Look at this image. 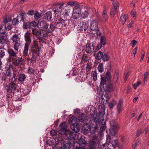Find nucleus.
<instances>
[{"mask_svg": "<svg viewBox=\"0 0 149 149\" xmlns=\"http://www.w3.org/2000/svg\"><path fill=\"white\" fill-rule=\"evenodd\" d=\"M67 4L68 5H70L71 6H74L75 7L77 5H79L77 4L76 2L69 1L68 2Z\"/></svg>", "mask_w": 149, "mask_h": 149, "instance_id": "obj_51", "label": "nucleus"}, {"mask_svg": "<svg viewBox=\"0 0 149 149\" xmlns=\"http://www.w3.org/2000/svg\"><path fill=\"white\" fill-rule=\"evenodd\" d=\"M11 60V62H12V64L15 66H19L20 64H22V63L20 62V60L17 59L16 58H14Z\"/></svg>", "mask_w": 149, "mask_h": 149, "instance_id": "obj_31", "label": "nucleus"}, {"mask_svg": "<svg viewBox=\"0 0 149 149\" xmlns=\"http://www.w3.org/2000/svg\"><path fill=\"white\" fill-rule=\"evenodd\" d=\"M98 24L97 22L93 20L91 22L90 28L94 27V28H98V27H99L98 26Z\"/></svg>", "mask_w": 149, "mask_h": 149, "instance_id": "obj_35", "label": "nucleus"}, {"mask_svg": "<svg viewBox=\"0 0 149 149\" xmlns=\"http://www.w3.org/2000/svg\"><path fill=\"white\" fill-rule=\"evenodd\" d=\"M94 49V46L91 43H88L86 46V52L88 53H90Z\"/></svg>", "mask_w": 149, "mask_h": 149, "instance_id": "obj_25", "label": "nucleus"}, {"mask_svg": "<svg viewBox=\"0 0 149 149\" xmlns=\"http://www.w3.org/2000/svg\"><path fill=\"white\" fill-rule=\"evenodd\" d=\"M28 69V72L30 74H33L35 72L34 70L31 68L29 67Z\"/></svg>", "mask_w": 149, "mask_h": 149, "instance_id": "obj_54", "label": "nucleus"}, {"mask_svg": "<svg viewBox=\"0 0 149 149\" xmlns=\"http://www.w3.org/2000/svg\"><path fill=\"white\" fill-rule=\"evenodd\" d=\"M149 74V72H146L144 74V77L143 80V81H144V83H145V81H146V78L148 77Z\"/></svg>", "mask_w": 149, "mask_h": 149, "instance_id": "obj_57", "label": "nucleus"}, {"mask_svg": "<svg viewBox=\"0 0 149 149\" xmlns=\"http://www.w3.org/2000/svg\"><path fill=\"white\" fill-rule=\"evenodd\" d=\"M48 26L45 21H41L38 23V28H48Z\"/></svg>", "mask_w": 149, "mask_h": 149, "instance_id": "obj_28", "label": "nucleus"}, {"mask_svg": "<svg viewBox=\"0 0 149 149\" xmlns=\"http://www.w3.org/2000/svg\"><path fill=\"white\" fill-rule=\"evenodd\" d=\"M24 39L26 42L25 44L22 52L23 56H28V52L29 51V46L31 41V34L28 32H26L24 34Z\"/></svg>", "mask_w": 149, "mask_h": 149, "instance_id": "obj_6", "label": "nucleus"}, {"mask_svg": "<svg viewBox=\"0 0 149 149\" xmlns=\"http://www.w3.org/2000/svg\"><path fill=\"white\" fill-rule=\"evenodd\" d=\"M81 9L79 5H77L73 8L72 17L74 19H77L80 16Z\"/></svg>", "mask_w": 149, "mask_h": 149, "instance_id": "obj_10", "label": "nucleus"}, {"mask_svg": "<svg viewBox=\"0 0 149 149\" xmlns=\"http://www.w3.org/2000/svg\"><path fill=\"white\" fill-rule=\"evenodd\" d=\"M61 138H59L54 137L50 140H48L47 141V143L49 146L51 145H56L60 143Z\"/></svg>", "mask_w": 149, "mask_h": 149, "instance_id": "obj_14", "label": "nucleus"}, {"mask_svg": "<svg viewBox=\"0 0 149 149\" xmlns=\"http://www.w3.org/2000/svg\"><path fill=\"white\" fill-rule=\"evenodd\" d=\"M88 15L89 13L88 11L85 10L82 13H81L80 16L81 17V18L80 19H81V18L85 19L88 16Z\"/></svg>", "mask_w": 149, "mask_h": 149, "instance_id": "obj_36", "label": "nucleus"}, {"mask_svg": "<svg viewBox=\"0 0 149 149\" xmlns=\"http://www.w3.org/2000/svg\"><path fill=\"white\" fill-rule=\"evenodd\" d=\"M116 103V101L114 100H113L111 102L109 103V107L110 109L113 108Z\"/></svg>", "mask_w": 149, "mask_h": 149, "instance_id": "obj_49", "label": "nucleus"}, {"mask_svg": "<svg viewBox=\"0 0 149 149\" xmlns=\"http://www.w3.org/2000/svg\"><path fill=\"white\" fill-rule=\"evenodd\" d=\"M137 42L136 41L133 40L131 42L130 44L132 45V47H134Z\"/></svg>", "mask_w": 149, "mask_h": 149, "instance_id": "obj_59", "label": "nucleus"}, {"mask_svg": "<svg viewBox=\"0 0 149 149\" xmlns=\"http://www.w3.org/2000/svg\"><path fill=\"white\" fill-rule=\"evenodd\" d=\"M107 12V9L105 7H104L102 15V21L104 23L107 21L108 18Z\"/></svg>", "mask_w": 149, "mask_h": 149, "instance_id": "obj_20", "label": "nucleus"}, {"mask_svg": "<svg viewBox=\"0 0 149 149\" xmlns=\"http://www.w3.org/2000/svg\"><path fill=\"white\" fill-rule=\"evenodd\" d=\"M64 5V3H62L58 4L55 7L53 8L55 14L54 17L56 20L60 21H63V19L61 17L60 14L61 11L62 12V9Z\"/></svg>", "mask_w": 149, "mask_h": 149, "instance_id": "obj_7", "label": "nucleus"}, {"mask_svg": "<svg viewBox=\"0 0 149 149\" xmlns=\"http://www.w3.org/2000/svg\"><path fill=\"white\" fill-rule=\"evenodd\" d=\"M71 8L68 6H65L63 8L62 10L63 15L64 18L66 20L67 17H69L71 11Z\"/></svg>", "mask_w": 149, "mask_h": 149, "instance_id": "obj_13", "label": "nucleus"}, {"mask_svg": "<svg viewBox=\"0 0 149 149\" xmlns=\"http://www.w3.org/2000/svg\"><path fill=\"white\" fill-rule=\"evenodd\" d=\"M41 15L38 12L36 11L34 14V18L36 20H38V19L40 18Z\"/></svg>", "mask_w": 149, "mask_h": 149, "instance_id": "obj_46", "label": "nucleus"}, {"mask_svg": "<svg viewBox=\"0 0 149 149\" xmlns=\"http://www.w3.org/2000/svg\"><path fill=\"white\" fill-rule=\"evenodd\" d=\"M116 10L112 8L110 12V14L112 17H114L116 12Z\"/></svg>", "mask_w": 149, "mask_h": 149, "instance_id": "obj_53", "label": "nucleus"}, {"mask_svg": "<svg viewBox=\"0 0 149 149\" xmlns=\"http://www.w3.org/2000/svg\"><path fill=\"white\" fill-rule=\"evenodd\" d=\"M58 22H55V24L56 25L55 26H53V25H52L51 24L49 28H55V27H65V24L64 21L63 20V21H60L57 20Z\"/></svg>", "mask_w": 149, "mask_h": 149, "instance_id": "obj_18", "label": "nucleus"}, {"mask_svg": "<svg viewBox=\"0 0 149 149\" xmlns=\"http://www.w3.org/2000/svg\"><path fill=\"white\" fill-rule=\"evenodd\" d=\"M100 113L94 114L93 116V120L95 122L96 125L94 127H91L90 128V132L92 134H95L98 130V126L100 125Z\"/></svg>", "mask_w": 149, "mask_h": 149, "instance_id": "obj_5", "label": "nucleus"}, {"mask_svg": "<svg viewBox=\"0 0 149 149\" xmlns=\"http://www.w3.org/2000/svg\"><path fill=\"white\" fill-rule=\"evenodd\" d=\"M100 44L102 46H104L106 44V38L104 36H102L100 37Z\"/></svg>", "mask_w": 149, "mask_h": 149, "instance_id": "obj_34", "label": "nucleus"}, {"mask_svg": "<svg viewBox=\"0 0 149 149\" xmlns=\"http://www.w3.org/2000/svg\"><path fill=\"white\" fill-rule=\"evenodd\" d=\"M142 133V132L141 130H138L137 131L136 135V136H139Z\"/></svg>", "mask_w": 149, "mask_h": 149, "instance_id": "obj_62", "label": "nucleus"}, {"mask_svg": "<svg viewBox=\"0 0 149 149\" xmlns=\"http://www.w3.org/2000/svg\"><path fill=\"white\" fill-rule=\"evenodd\" d=\"M141 82H138L136 84H134V89H136L137 86L140 84Z\"/></svg>", "mask_w": 149, "mask_h": 149, "instance_id": "obj_64", "label": "nucleus"}, {"mask_svg": "<svg viewBox=\"0 0 149 149\" xmlns=\"http://www.w3.org/2000/svg\"><path fill=\"white\" fill-rule=\"evenodd\" d=\"M12 67V65L10 63L9 65H7L6 67V72L5 74V76L6 77H10L11 76V71L10 70V68Z\"/></svg>", "mask_w": 149, "mask_h": 149, "instance_id": "obj_23", "label": "nucleus"}, {"mask_svg": "<svg viewBox=\"0 0 149 149\" xmlns=\"http://www.w3.org/2000/svg\"><path fill=\"white\" fill-rule=\"evenodd\" d=\"M12 19L10 18H5L3 20V22L0 25V28H12V25H9L6 27V24L9 22H10Z\"/></svg>", "mask_w": 149, "mask_h": 149, "instance_id": "obj_16", "label": "nucleus"}, {"mask_svg": "<svg viewBox=\"0 0 149 149\" xmlns=\"http://www.w3.org/2000/svg\"><path fill=\"white\" fill-rule=\"evenodd\" d=\"M19 19V18H17V17L14 19L12 21L13 24V25H16L18 24L19 22L18 21Z\"/></svg>", "mask_w": 149, "mask_h": 149, "instance_id": "obj_52", "label": "nucleus"}, {"mask_svg": "<svg viewBox=\"0 0 149 149\" xmlns=\"http://www.w3.org/2000/svg\"><path fill=\"white\" fill-rule=\"evenodd\" d=\"M19 74L18 71L14 70L13 72V76L12 79H10V81L11 82H14L16 81L17 78L15 77H19Z\"/></svg>", "mask_w": 149, "mask_h": 149, "instance_id": "obj_29", "label": "nucleus"}, {"mask_svg": "<svg viewBox=\"0 0 149 149\" xmlns=\"http://www.w3.org/2000/svg\"><path fill=\"white\" fill-rule=\"evenodd\" d=\"M32 29V33L33 35L42 37H46L48 33L53 31L55 29H43L44 30L40 31H37L36 29Z\"/></svg>", "mask_w": 149, "mask_h": 149, "instance_id": "obj_8", "label": "nucleus"}, {"mask_svg": "<svg viewBox=\"0 0 149 149\" xmlns=\"http://www.w3.org/2000/svg\"><path fill=\"white\" fill-rule=\"evenodd\" d=\"M81 58L82 60H84L85 61H86L88 59V57L85 54L82 56Z\"/></svg>", "mask_w": 149, "mask_h": 149, "instance_id": "obj_61", "label": "nucleus"}, {"mask_svg": "<svg viewBox=\"0 0 149 149\" xmlns=\"http://www.w3.org/2000/svg\"><path fill=\"white\" fill-rule=\"evenodd\" d=\"M110 143L114 148H116L118 146V140L116 139L115 140L113 139L111 141V143L110 142L109 143Z\"/></svg>", "mask_w": 149, "mask_h": 149, "instance_id": "obj_37", "label": "nucleus"}, {"mask_svg": "<svg viewBox=\"0 0 149 149\" xmlns=\"http://www.w3.org/2000/svg\"><path fill=\"white\" fill-rule=\"evenodd\" d=\"M103 55L102 52L101 51H99L96 54L95 58L97 60H99L102 58Z\"/></svg>", "mask_w": 149, "mask_h": 149, "instance_id": "obj_40", "label": "nucleus"}, {"mask_svg": "<svg viewBox=\"0 0 149 149\" xmlns=\"http://www.w3.org/2000/svg\"><path fill=\"white\" fill-rule=\"evenodd\" d=\"M111 79V74L109 72H106L104 77H102L100 84V88L104 91H111L113 88V84L110 82Z\"/></svg>", "mask_w": 149, "mask_h": 149, "instance_id": "obj_3", "label": "nucleus"}, {"mask_svg": "<svg viewBox=\"0 0 149 149\" xmlns=\"http://www.w3.org/2000/svg\"><path fill=\"white\" fill-rule=\"evenodd\" d=\"M93 80L94 81H96L97 79V73L96 71L93 72Z\"/></svg>", "mask_w": 149, "mask_h": 149, "instance_id": "obj_56", "label": "nucleus"}, {"mask_svg": "<svg viewBox=\"0 0 149 149\" xmlns=\"http://www.w3.org/2000/svg\"><path fill=\"white\" fill-rule=\"evenodd\" d=\"M59 133L63 136L65 140H68L69 142L72 143V142H75L74 139L76 137V133L71 132L70 130L66 129V127L65 124L62 123L60 125Z\"/></svg>", "mask_w": 149, "mask_h": 149, "instance_id": "obj_2", "label": "nucleus"}, {"mask_svg": "<svg viewBox=\"0 0 149 149\" xmlns=\"http://www.w3.org/2000/svg\"><path fill=\"white\" fill-rule=\"evenodd\" d=\"M7 52L9 54L7 61L8 62H11V60L14 59V58L17 57V53L11 49H9L7 50Z\"/></svg>", "mask_w": 149, "mask_h": 149, "instance_id": "obj_12", "label": "nucleus"}, {"mask_svg": "<svg viewBox=\"0 0 149 149\" xmlns=\"http://www.w3.org/2000/svg\"><path fill=\"white\" fill-rule=\"evenodd\" d=\"M26 15L25 13H22V14H19L17 16V18H20V21H21L23 19L24 17Z\"/></svg>", "mask_w": 149, "mask_h": 149, "instance_id": "obj_50", "label": "nucleus"}, {"mask_svg": "<svg viewBox=\"0 0 149 149\" xmlns=\"http://www.w3.org/2000/svg\"><path fill=\"white\" fill-rule=\"evenodd\" d=\"M137 49V48L136 47L133 50L132 52V56L134 57L135 54L136 52Z\"/></svg>", "mask_w": 149, "mask_h": 149, "instance_id": "obj_58", "label": "nucleus"}, {"mask_svg": "<svg viewBox=\"0 0 149 149\" xmlns=\"http://www.w3.org/2000/svg\"><path fill=\"white\" fill-rule=\"evenodd\" d=\"M100 144L99 139L96 137L93 138L89 142V149H97Z\"/></svg>", "mask_w": 149, "mask_h": 149, "instance_id": "obj_9", "label": "nucleus"}, {"mask_svg": "<svg viewBox=\"0 0 149 149\" xmlns=\"http://www.w3.org/2000/svg\"><path fill=\"white\" fill-rule=\"evenodd\" d=\"M11 39L13 40V43H15L18 42V41L19 40V38L18 37V35L15 34L11 38Z\"/></svg>", "mask_w": 149, "mask_h": 149, "instance_id": "obj_38", "label": "nucleus"}, {"mask_svg": "<svg viewBox=\"0 0 149 149\" xmlns=\"http://www.w3.org/2000/svg\"><path fill=\"white\" fill-rule=\"evenodd\" d=\"M123 103V101L121 99H120L119 100V102L118 103V104L117 106V109L118 112V113H120L121 111V104Z\"/></svg>", "mask_w": 149, "mask_h": 149, "instance_id": "obj_44", "label": "nucleus"}, {"mask_svg": "<svg viewBox=\"0 0 149 149\" xmlns=\"http://www.w3.org/2000/svg\"><path fill=\"white\" fill-rule=\"evenodd\" d=\"M26 77V76L24 74H20L18 80L20 82L24 81Z\"/></svg>", "mask_w": 149, "mask_h": 149, "instance_id": "obj_33", "label": "nucleus"}, {"mask_svg": "<svg viewBox=\"0 0 149 149\" xmlns=\"http://www.w3.org/2000/svg\"><path fill=\"white\" fill-rule=\"evenodd\" d=\"M57 132L55 130H52L50 131V134L52 136H55L56 135Z\"/></svg>", "mask_w": 149, "mask_h": 149, "instance_id": "obj_55", "label": "nucleus"}, {"mask_svg": "<svg viewBox=\"0 0 149 149\" xmlns=\"http://www.w3.org/2000/svg\"><path fill=\"white\" fill-rule=\"evenodd\" d=\"M11 82L10 87L11 91H16L17 92H19V87L16 84L14 83V82Z\"/></svg>", "mask_w": 149, "mask_h": 149, "instance_id": "obj_22", "label": "nucleus"}, {"mask_svg": "<svg viewBox=\"0 0 149 149\" xmlns=\"http://www.w3.org/2000/svg\"><path fill=\"white\" fill-rule=\"evenodd\" d=\"M111 127L109 129V134L112 136L115 135L119 127L118 125L116 123H113V124L110 123Z\"/></svg>", "mask_w": 149, "mask_h": 149, "instance_id": "obj_11", "label": "nucleus"}, {"mask_svg": "<svg viewBox=\"0 0 149 149\" xmlns=\"http://www.w3.org/2000/svg\"><path fill=\"white\" fill-rule=\"evenodd\" d=\"M101 90H103L105 92V94L104 95V97L105 98H106V101H105V102H106L107 103V102H108V101H109V97L108 96V94H107V92L108 91L109 92H111L112 91H113V89L111 91H104L103 90H102V89L101 88Z\"/></svg>", "mask_w": 149, "mask_h": 149, "instance_id": "obj_43", "label": "nucleus"}, {"mask_svg": "<svg viewBox=\"0 0 149 149\" xmlns=\"http://www.w3.org/2000/svg\"><path fill=\"white\" fill-rule=\"evenodd\" d=\"M90 127L89 125L86 123H84L81 128L82 132L85 134H87L90 131Z\"/></svg>", "mask_w": 149, "mask_h": 149, "instance_id": "obj_19", "label": "nucleus"}, {"mask_svg": "<svg viewBox=\"0 0 149 149\" xmlns=\"http://www.w3.org/2000/svg\"><path fill=\"white\" fill-rule=\"evenodd\" d=\"M70 123L72 124H75L79 125V123H78L77 121H78V119L76 118V117H72L71 118L70 120Z\"/></svg>", "mask_w": 149, "mask_h": 149, "instance_id": "obj_32", "label": "nucleus"}, {"mask_svg": "<svg viewBox=\"0 0 149 149\" xmlns=\"http://www.w3.org/2000/svg\"><path fill=\"white\" fill-rule=\"evenodd\" d=\"M101 126L100 129V131L99 132V134L100 136H102L103 135L102 132L104 131L106 128V125L105 122H104L103 123H102L101 122V120H100V125H99L98 127Z\"/></svg>", "mask_w": 149, "mask_h": 149, "instance_id": "obj_27", "label": "nucleus"}, {"mask_svg": "<svg viewBox=\"0 0 149 149\" xmlns=\"http://www.w3.org/2000/svg\"><path fill=\"white\" fill-rule=\"evenodd\" d=\"M38 45V41L34 40L33 43L31 45L29 54L28 51V56H23L27 59V61L32 63L33 61H36L37 56L40 54V48Z\"/></svg>", "mask_w": 149, "mask_h": 149, "instance_id": "obj_1", "label": "nucleus"}, {"mask_svg": "<svg viewBox=\"0 0 149 149\" xmlns=\"http://www.w3.org/2000/svg\"><path fill=\"white\" fill-rule=\"evenodd\" d=\"M52 13L51 11H49L47 12L44 15L43 19L48 21H51L52 18Z\"/></svg>", "mask_w": 149, "mask_h": 149, "instance_id": "obj_26", "label": "nucleus"}, {"mask_svg": "<svg viewBox=\"0 0 149 149\" xmlns=\"http://www.w3.org/2000/svg\"><path fill=\"white\" fill-rule=\"evenodd\" d=\"M86 141L83 138H80L79 139L78 142H74L73 141L72 143L71 142H69L68 143H66L65 144V146L62 147V149H66V148H70V149H72L74 148L75 149V148L76 146L84 147L86 146Z\"/></svg>", "mask_w": 149, "mask_h": 149, "instance_id": "obj_4", "label": "nucleus"}, {"mask_svg": "<svg viewBox=\"0 0 149 149\" xmlns=\"http://www.w3.org/2000/svg\"><path fill=\"white\" fill-rule=\"evenodd\" d=\"M77 25L78 28H88L89 26L88 22L86 21H83L82 23L79 22Z\"/></svg>", "mask_w": 149, "mask_h": 149, "instance_id": "obj_21", "label": "nucleus"}, {"mask_svg": "<svg viewBox=\"0 0 149 149\" xmlns=\"http://www.w3.org/2000/svg\"><path fill=\"white\" fill-rule=\"evenodd\" d=\"M98 70L99 72H102L104 71V69L103 67V64L100 63L97 67Z\"/></svg>", "mask_w": 149, "mask_h": 149, "instance_id": "obj_48", "label": "nucleus"}, {"mask_svg": "<svg viewBox=\"0 0 149 149\" xmlns=\"http://www.w3.org/2000/svg\"><path fill=\"white\" fill-rule=\"evenodd\" d=\"M131 15L132 17H134L136 15V11L134 10H133L131 12Z\"/></svg>", "mask_w": 149, "mask_h": 149, "instance_id": "obj_60", "label": "nucleus"}, {"mask_svg": "<svg viewBox=\"0 0 149 149\" xmlns=\"http://www.w3.org/2000/svg\"><path fill=\"white\" fill-rule=\"evenodd\" d=\"M13 48L16 51H17L20 46V43L18 42L14 43Z\"/></svg>", "mask_w": 149, "mask_h": 149, "instance_id": "obj_42", "label": "nucleus"}, {"mask_svg": "<svg viewBox=\"0 0 149 149\" xmlns=\"http://www.w3.org/2000/svg\"><path fill=\"white\" fill-rule=\"evenodd\" d=\"M112 5L113 7V8L116 10L118 8V3L116 1H113Z\"/></svg>", "mask_w": 149, "mask_h": 149, "instance_id": "obj_47", "label": "nucleus"}, {"mask_svg": "<svg viewBox=\"0 0 149 149\" xmlns=\"http://www.w3.org/2000/svg\"><path fill=\"white\" fill-rule=\"evenodd\" d=\"M109 58V56L106 54L104 53L103 54L102 58L104 62L108 61Z\"/></svg>", "mask_w": 149, "mask_h": 149, "instance_id": "obj_45", "label": "nucleus"}, {"mask_svg": "<svg viewBox=\"0 0 149 149\" xmlns=\"http://www.w3.org/2000/svg\"><path fill=\"white\" fill-rule=\"evenodd\" d=\"M6 49L4 48H0V58H3L5 55V52Z\"/></svg>", "mask_w": 149, "mask_h": 149, "instance_id": "obj_39", "label": "nucleus"}, {"mask_svg": "<svg viewBox=\"0 0 149 149\" xmlns=\"http://www.w3.org/2000/svg\"><path fill=\"white\" fill-rule=\"evenodd\" d=\"M80 125L72 124L71 126V128L72 130L75 133H77L79 132V127Z\"/></svg>", "mask_w": 149, "mask_h": 149, "instance_id": "obj_30", "label": "nucleus"}, {"mask_svg": "<svg viewBox=\"0 0 149 149\" xmlns=\"http://www.w3.org/2000/svg\"><path fill=\"white\" fill-rule=\"evenodd\" d=\"M128 18V15L127 14L121 15L118 24V27H121V26L123 25Z\"/></svg>", "mask_w": 149, "mask_h": 149, "instance_id": "obj_17", "label": "nucleus"}, {"mask_svg": "<svg viewBox=\"0 0 149 149\" xmlns=\"http://www.w3.org/2000/svg\"><path fill=\"white\" fill-rule=\"evenodd\" d=\"M23 28H32L38 27V23L35 21L31 22H23Z\"/></svg>", "mask_w": 149, "mask_h": 149, "instance_id": "obj_15", "label": "nucleus"}, {"mask_svg": "<svg viewBox=\"0 0 149 149\" xmlns=\"http://www.w3.org/2000/svg\"><path fill=\"white\" fill-rule=\"evenodd\" d=\"M118 72H116L114 75V77L115 78V79H116V81H117V80L118 77Z\"/></svg>", "mask_w": 149, "mask_h": 149, "instance_id": "obj_63", "label": "nucleus"}, {"mask_svg": "<svg viewBox=\"0 0 149 149\" xmlns=\"http://www.w3.org/2000/svg\"><path fill=\"white\" fill-rule=\"evenodd\" d=\"M78 119V121H79V125H81V123L86 120V116L84 113H82L81 114H79Z\"/></svg>", "mask_w": 149, "mask_h": 149, "instance_id": "obj_24", "label": "nucleus"}, {"mask_svg": "<svg viewBox=\"0 0 149 149\" xmlns=\"http://www.w3.org/2000/svg\"><path fill=\"white\" fill-rule=\"evenodd\" d=\"M7 39L6 36H2L0 38V43L3 44L6 43L7 42Z\"/></svg>", "mask_w": 149, "mask_h": 149, "instance_id": "obj_41", "label": "nucleus"}]
</instances>
